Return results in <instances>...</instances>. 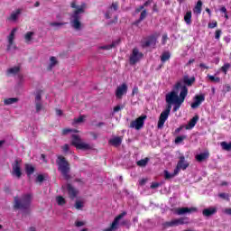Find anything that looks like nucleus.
Segmentation results:
<instances>
[{"instance_id": "nucleus-1", "label": "nucleus", "mask_w": 231, "mask_h": 231, "mask_svg": "<svg viewBox=\"0 0 231 231\" xmlns=\"http://www.w3.org/2000/svg\"><path fill=\"white\" fill-rule=\"evenodd\" d=\"M180 96H178V93H176L175 91H171L166 95V102L174 105L173 113H176L180 110V107H181V104L185 102V98H187V95H189V88H187V86H182L181 82H177L175 85V89H180Z\"/></svg>"}, {"instance_id": "nucleus-2", "label": "nucleus", "mask_w": 231, "mask_h": 231, "mask_svg": "<svg viewBox=\"0 0 231 231\" xmlns=\"http://www.w3.org/2000/svg\"><path fill=\"white\" fill-rule=\"evenodd\" d=\"M32 207V194L26 193L21 197H14L13 208L14 210H21L24 214H30V208Z\"/></svg>"}, {"instance_id": "nucleus-3", "label": "nucleus", "mask_w": 231, "mask_h": 231, "mask_svg": "<svg viewBox=\"0 0 231 231\" xmlns=\"http://www.w3.org/2000/svg\"><path fill=\"white\" fill-rule=\"evenodd\" d=\"M70 7L75 9L71 14L70 24L74 30H80L82 28V23H80L82 16L80 14L86 12V4L77 5V1L74 0L70 3Z\"/></svg>"}, {"instance_id": "nucleus-4", "label": "nucleus", "mask_w": 231, "mask_h": 231, "mask_svg": "<svg viewBox=\"0 0 231 231\" xmlns=\"http://www.w3.org/2000/svg\"><path fill=\"white\" fill-rule=\"evenodd\" d=\"M56 163L58 165V171H60L61 176H63V178L67 180H71V176L69 175L71 166L69 165V162L66 160V157L57 155Z\"/></svg>"}, {"instance_id": "nucleus-5", "label": "nucleus", "mask_w": 231, "mask_h": 231, "mask_svg": "<svg viewBox=\"0 0 231 231\" xmlns=\"http://www.w3.org/2000/svg\"><path fill=\"white\" fill-rule=\"evenodd\" d=\"M143 59V53L140 52L138 48H134L132 51V54L129 58V63L131 66H134V64L140 62Z\"/></svg>"}, {"instance_id": "nucleus-6", "label": "nucleus", "mask_w": 231, "mask_h": 231, "mask_svg": "<svg viewBox=\"0 0 231 231\" xmlns=\"http://www.w3.org/2000/svg\"><path fill=\"white\" fill-rule=\"evenodd\" d=\"M189 218L188 217H180V218H175L171 221H168V222H164L162 224L163 227L164 228H170V227H172V226H180V225H187V220Z\"/></svg>"}, {"instance_id": "nucleus-7", "label": "nucleus", "mask_w": 231, "mask_h": 231, "mask_svg": "<svg viewBox=\"0 0 231 231\" xmlns=\"http://www.w3.org/2000/svg\"><path fill=\"white\" fill-rule=\"evenodd\" d=\"M145 120H147V116L143 115L136 118L134 121L130 123V127L132 129H136V131H140L142 127H143V124H145Z\"/></svg>"}, {"instance_id": "nucleus-8", "label": "nucleus", "mask_w": 231, "mask_h": 231, "mask_svg": "<svg viewBox=\"0 0 231 231\" xmlns=\"http://www.w3.org/2000/svg\"><path fill=\"white\" fill-rule=\"evenodd\" d=\"M22 160L16 159L14 162L12 164L13 167V171L12 174L13 176H16L18 180H21V176H23V171H21V163Z\"/></svg>"}, {"instance_id": "nucleus-9", "label": "nucleus", "mask_w": 231, "mask_h": 231, "mask_svg": "<svg viewBox=\"0 0 231 231\" xmlns=\"http://www.w3.org/2000/svg\"><path fill=\"white\" fill-rule=\"evenodd\" d=\"M128 89L129 88L127 87V83H123L119 85L116 88V98L122 100V98H124V96L127 95Z\"/></svg>"}, {"instance_id": "nucleus-10", "label": "nucleus", "mask_w": 231, "mask_h": 231, "mask_svg": "<svg viewBox=\"0 0 231 231\" xmlns=\"http://www.w3.org/2000/svg\"><path fill=\"white\" fill-rule=\"evenodd\" d=\"M192 212H198V208H178L175 209L177 216H185V214H192Z\"/></svg>"}, {"instance_id": "nucleus-11", "label": "nucleus", "mask_w": 231, "mask_h": 231, "mask_svg": "<svg viewBox=\"0 0 231 231\" xmlns=\"http://www.w3.org/2000/svg\"><path fill=\"white\" fill-rule=\"evenodd\" d=\"M156 41H158V34H152L147 37L145 42H143L142 46L143 48H149V46H156Z\"/></svg>"}, {"instance_id": "nucleus-12", "label": "nucleus", "mask_w": 231, "mask_h": 231, "mask_svg": "<svg viewBox=\"0 0 231 231\" xmlns=\"http://www.w3.org/2000/svg\"><path fill=\"white\" fill-rule=\"evenodd\" d=\"M205 102V95L200 94V95H196L194 97V102L191 103V108L192 109H198L199 106H201Z\"/></svg>"}, {"instance_id": "nucleus-13", "label": "nucleus", "mask_w": 231, "mask_h": 231, "mask_svg": "<svg viewBox=\"0 0 231 231\" xmlns=\"http://www.w3.org/2000/svg\"><path fill=\"white\" fill-rule=\"evenodd\" d=\"M169 113L162 111L159 116V121L157 127L158 129H162L163 125H165V122H167V119L169 118Z\"/></svg>"}, {"instance_id": "nucleus-14", "label": "nucleus", "mask_w": 231, "mask_h": 231, "mask_svg": "<svg viewBox=\"0 0 231 231\" xmlns=\"http://www.w3.org/2000/svg\"><path fill=\"white\" fill-rule=\"evenodd\" d=\"M67 190L69 193V198H70V199H75V198H77L78 194H79V190H77V189H75V187H73V185L71 184H67Z\"/></svg>"}, {"instance_id": "nucleus-15", "label": "nucleus", "mask_w": 231, "mask_h": 231, "mask_svg": "<svg viewBox=\"0 0 231 231\" xmlns=\"http://www.w3.org/2000/svg\"><path fill=\"white\" fill-rule=\"evenodd\" d=\"M17 32L16 28H14L10 34L7 37V41H8V46H7V50H10L12 48V46H14V41L15 40V32Z\"/></svg>"}, {"instance_id": "nucleus-16", "label": "nucleus", "mask_w": 231, "mask_h": 231, "mask_svg": "<svg viewBox=\"0 0 231 231\" xmlns=\"http://www.w3.org/2000/svg\"><path fill=\"white\" fill-rule=\"evenodd\" d=\"M217 208H205L202 211V215L205 217H210V216H214V214H217Z\"/></svg>"}, {"instance_id": "nucleus-17", "label": "nucleus", "mask_w": 231, "mask_h": 231, "mask_svg": "<svg viewBox=\"0 0 231 231\" xmlns=\"http://www.w3.org/2000/svg\"><path fill=\"white\" fill-rule=\"evenodd\" d=\"M209 156H210V153L208 152H205L196 155L195 158H196L197 162L201 163V162H205V160H208V158H209Z\"/></svg>"}, {"instance_id": "nucleus-18", "label": "nucleus", "mask_w": 231, "mask_h": 231, "mask_svg": "<svg viewBox=\"0 0 231 231\" xmlns=\"http://www.w3.org/2000/svg\"><path fill=\"white\" fill-rule=\"evenodd\" d=\"M198 120H199V116L196 115L192 117V119L189 120L187 125V129H193V127H196V125L198 124Z\"/></svg>"}, {"instance_id": "nucleus-19", "label": "nucleus", "mask_w": 231, "mask_h": 231, "mask_svg": "<svg viewBox=\"0 0 231 231\" xmlns=\"http://www.w3.org/2000/svg\"><path fill=\"white\" fill-rule=\"evenodd\" d=\"M194 82H196L195 77H191L190 79L189 78V76L183 77V83L185 84V86L190 87Z\"/></svg>"}, {"instance_id": "nucleus-20", "label": "nucleus", "mask_w": 231, "mask_h": 231, "mask_svg": "<svg viewBox=\"0 0 231 231\" xmlns=\"http://www.w3.org/2000/svg\"><path fill=\"white\" fill-rule=\"evenodd\" d=\"M25 172L28 176V178H30L32 176V174H33V172H35V167H33V165L32 164H25Z\"/></svg>"}, {"instance_id": "nucleus-21", "label": "nucleus", "mask_w": 231, "mask_h": 231, "mask_svg": "<svg viewBox=\"0 0 231 231\" xmlns=\"http://www.w3.org/2000/svg\"><path fill=\"white\" fill-rule=\"evenodd\" d=\"M80 136L77 134H72V141H71V145H74L76 149L80 145Z\"/></svg>"}, {"instance_id": "nucleus-22", "label": "nucleus", "mask_w": 231, "mask_h": 231, "mask_svg": "<svg viewBox=\"0 0 231 231\" xmlns=\"http://www.w3.org/2000/svg\"><path fill=\"white\" fill-rule=\"evenodd\" d=\"M21 71V68L20 67H13L7 69V75H17V73H19Z\"/></svg>"}, {"instance_id": "nucleus-23", "label": "nucleus", "mask_w": 231, "mask_h": 231, "mask_svg": "<svg viewBox=\"0 0 231 231\" xmlns=\"http://www.w3.org/2000/svg\"><path fill=\"white\" fill-rule=\"evenodd\" d=\"M184 21L186 24H192V12L188 11L184 15Z\"/></svg>"}, {"instance_id": "nucleus-24", "label": "nucleus", "mask_w": 231, "mask_h": 231, "mask_svg": "<svg viewBox=\"0 0 231 231\" xmlns=\"http://www.w3.org/2000/svg\"><path fill=\"white\" fill-rule=\"evenodd\" d=\"M16 102H19V98L17 97H9L4 100L5 106H10L12 104H15Z\"/></svg>"}, {"instance_id": "nucleus-25", "label": "nucleus", "mask_w": 231, "mask_h": 231, "mask_svg": "<svg viewBox=\"0 0 231 231\" xmlns=\"http://www.w3.org/2000/svg\"><path fill=\"white\" fill-rule=\"evenodd\" d=\"M202 6H203V2L201 1V0H199L198 2H197V5H195V8L193 9V12L195 13V14H201V8H202Z\"/></svg>"}, {"instance_id": "nucleus-26", "label": "nucleus", "mask_w": 231, "mask_h": 231, "mask_svg": "<svg viewBox=\"0 0 231 231\" xmlns=\"http://www.w3.org/2000/svg\"><path fill=\"white\" fill-rule=\"evenodd\" d=\"M77 149H80L81 151H89L92 149L91 145L86 143H81L78 144Z\"/></svg>"}, {"instance_id": "nucleus-27", "label": "nucleus", "mask_w": 231, "mask_h": 231, "mask_svg": "<svg viewBox=\"0 0 231 231\" xmlns=\"http://www.w3.org/2000/svg\"><path fill=\"white\" fill-rule=\"evenodd\" d=\"M179 162H181V163H180V169L182 170V171H185V170H187V168L189 167V162H185V156H180V158H179Z\"/></svg>"}, {"instance_id": "nucleus-28", "label": "nucleus", "mask_w": 231, "mask_h": 231, "mask_svg": "<svg viewBox=\"0 0 231 231\" xmlns=\"http://www.w3.org/2000/svg\"><path fill=\"white\" fill-rule=\"evenodd\" d=\"M51 63L49 65V69H52V68H54V66H57V64H59V61L57 60V58L55 56H51L50 58Z\"/></svg>"}, {"instance_id": "nucleus-29", "label": "nucleus", "mask_w": 231, "mask_h": 231, "mask_svg": "<svg viewBox=\"0 0 231 231\" xmlns=\"http://www.w3.org/2000/svg\"><path fill=\"white\" fill-rule=\"evenodd\" d=\"M220 145L224 151H227V152L231 151V142L229 143L222 142L220 143Z\"/></svg>"}, {"instance_id": "nucleus-30", "label": "nucleus", "mask_w": 231, "mask_h": 231, "mask_svg": "<svg viewBox=\"0 0 231 231\" xmlns=\"http://www.w3.org/2000/svg\"><path fill=\"white\" fill-rule=\"evenodd\" d=\"M147 163H149V157H146L137 162L138 167H146Z\"/></svg>"}, {"instance_id": "nucleus-31", "label": "nucleus", "mask_w": 231, "mask_h": 231, "mask_svg": "<svg viewBox=\"0 0 231 231\" xmlns=\"http://www.w3.org/2000/svg\"><path fill=\"white\" fill-rule=\"evenodd\" d=\"M21 14V9H17L15 13L11 14L9 21H17V16Z\"/></svg>"}, {"instance_id": "nucleus-32", "label": "nucleus", "mask_w": 231, "mask_h": 231, "mask_svg": "<svg viewBox=\"0 0 231 231\" xmlns=\"http://www.w3.org/2000/svg\"><path fill=\"white\" fill-rule=\"evenodd\" d=\"M113 230H116V217H114V220L111 226L108 228L104 229L103 231H113Z\"/></svg>"}, {"instance_id": "nucleus-33", "label": "nucleus", "mask_w": 231, "mask_h": 231, "mask_svg": "<svg viewBox=\"0 0 231 231\" xmlns=\"http://www.w3.org/2000/svg\"><path fill=\"white\" fill-rule=\"evenodd\" d=\"M115 46H116V42H113L111 44L109 45H104V46H100L98 48V50H106V51H109L111 50L112 48H115Z\"/></svg>"}, {"instance_id": "nucleus-34", "label": "nucleus", "mask_w": 231, "mask_h": 231, "mask_svg": "<svg viewBox=\"0 0 231 231\" xmlns=\"http://www.w3.org/2000/svg\"><path fill=\"white\" fill-rule=\"evenodd\" d=\"M56 201L60 207H63V205L66 203V199L62 196L56 197Z\"/></svg>"}, {"instance_id": "nucleus-35", "label": "nucleus", "mask_w": 231, "mask_h": 231, "mask_svg": "<svg viewBox=\"0 0 231 231\" xmlns=\"http://www.w3.org/2000/svg\"><path fill=\"white\" fill-rule=\"evenodd\" d=\"M171 59V53L170 52H164L161 56L162 62H167Z\"/></svg>"}, {"instance_id": "nucleus-36", "label": "nucleus", "mask_w": 231, "mask_h": 231, "mask_svg": "<svg viewBox=\"0 0 231 231\" xmlns=\"http://www.w3.org/2000/svg\"><path fill=\"white\" fill-rule=\"evenodd\" d=\"M182 162L183 161L178 162L177 166L173 171V176H178V174H180V171H181V162Z\"/></svg>"}, {"instance_id": "nucleus-37", "label": "nucleus", "mask_w": 231, "mask_h": 231, "mask_svg": "<svg viewBox=\"0 0 231 231\" xmlns=\"http://www.w3.org/2000/svg\"><path fill=\"white\" fill-rule=\"evenodd\" d=\"M208 78L209 79V80L211 82H216L217 84L221 82V79L219 77H215V76H212V75H208Z\"/></svg>"}, {"instance_id": "nucleus-38", "label": "nucleus", "mask_w": 231, "mask_h": 231, "mask_svg": "<svg viewBox=\"0 0 231 231\" xmlns=\"http://www.w3.org/2000/svg\"><path fill=\"white\" fill-rule=\"evenodd\" d=\"M228 69H230V63H225L221 67V71H223V73H225V75H226V73H228Z\"/></svg>"}, {"instance_id": "nucleus-39", "label": "nucleus", "mask_w": 231, "mask_h": 231, "mask_svg": "<svg viewBox=\"0 0 231 231\" xmlns=\"http://www.w3.org/2000/svg\"><path fill=\"white\" fill-rule=\"evenodd\" d=\"M183 140H187V135H180L175 138V143H181Z\"/></svg>"}, {"instance_id": "nucleus-40", "label": "nucleus", "mask_w": 231, "mask_h": 231, "mask_svg": "<svg viewBox=\"0 0 231 231\" xmlns=\"http://www.w3.org/2000/svg\"><path fill=\"white\" fill-rule=\"evenodd\" d=\"M34 104H35L36 113H41V111H42V102H36Z\"/></svg>"}, {"instance_id": "nucleus-41", "label": "nucleus", "mask_w": 231, "mask_h": 231, "mask_svg": "<svg viewBox=\"0 0 231 231\" xmlns=\"http://www.w3.org/2000/svg\"><path fill=\"white\" fill-rule=\"evenodd\" d=\"M118 226H126L129 228V220H118Z\"/></svg>"}, {"instance_id": "nucleus-42", "label": "nucleus", "mask_w": 231, "mask_h": 231, "mask_svg": "<svg viewBox=\"0 0 231 231\" xmlns=\"http://www.w3.org/2000/svg\"><path fill=\"white\" fill-rule=\"evenodd\" d=\"M32 37H33V32H26L24 39L27 42H30V41H32Z\"/></svg>"}, {"instance_id": "nucleus-43", "label": "nucleus", "mask_w": 231, "mask_h": 231, "mask_svg": "<svg viewBox=\"0 0 231 231\" xmlns=\"http://www.w3.org/2000/svg\"><path fill=\"white\" fill-rule=\"evenodd\" d=\"M42 94L41 91H38V92L36 93V96H35V101H34V103L42 102Z\"/></svg>"}, {"instance_id": "nucleus-44", "label": "nucleus", "mask_w": 231, "mask_h": 231, "mask_svg": "<svg viewBox=\"0 0 231 231\" xmlns=\"http://www.w3.org/2000/svg\"><path fill=\"white\" fill-rule=\"evenodd\" d=\"M164 178L165 180H171L174 178V173H170L169 171L165 170L164 171Z\"/></svg>"}, {"instance_id": "nucleus-45", "label": "nucleus", "mask_w": 231, "mask_h": 231, "mask_svg": "<svg viewBox=\"0 0 231 231\" xmlns=\"http://www.w3.org/2000/svg\"><path fill=\"white\" fill-rule=\"evenodd\" d=\"M125 216H127L126 211H123L121 214L116 216V226H118V221H120V219H122V217H124Z\"/></svg>"}, {"instance_id": "nucleus-46", "label": "nucleus", "mask_w": 231, "mask_h": 231, "mask_svg": "<svg viewBox=\"0 0 231 231\" xmlns=\"http://www.w3.org/2000/svg\"><path fill=\"white\" fill-rule=\"evenodd\" d=\"M85 118H86V116H80L78 118H74V124H82Z\"/></svg>"}, {"instance_id": "nucleus-47", "label": "nucleus", "mask_w": 231, "mask_h": 231, "mask_svg": "<svg viewBox=\"0 0 231 231\" xmlns=\"http://www.w3.org/2000/svg\"><path fill=\"white\" fill-rule=\"evenodd\" d=\"M167 106L164 111V113H168L169 115H171V109H172V104L173 103H170V102H166Z\"/></svg>"}, {"instance_id": "nucleus-48", "label": "nucleus", "mask_w": 231, "mask_h": 231, "mask_svg": "<svg viewBox=\"0 0 231 231\" xmlns=\"http://www.w3.org/2000/svg\"><path fill=\"white\" fill-rule=\"evenodd\" d=\"M147 17V10H143L139 18V21H143Z\"/></svg>"}, {"instance_id": "nucleus-49", "label": "nucleus", "mask_w": 231, "mask_h": 231, "mask_svg": "<svg viewBox=\"0 0 231 231\" xmlns=\"http://www.w3.org/2000/svg\"><path fill=\"white\" fill-rule=\"evenodd\" d=\"M216 27H217V21H213L212 23H208V28H209L211 30L216 28Z\"/></svg>"}, {"instance_id": "nucleus-50", "label": "nucleus", "mask_w": 231, "mask_h": 231, "mask_svg": "<svg viewBox=\"0 0 231 231\" xmlns=\"http://www.w3.org/2000/svg\"><path fill=\"white\" fill-rule=\"evenodd\" d=\"M167 41H169V36L167 35V33H164L162 37V44H167Z\"/></svg>"}, {"instance_id": "nucleus-51", "label": "nucleus", "mask_w": 231, "mask_h": 231, "mask_svg": "<svg viewBox=\"0 0 231 231\" xmlns=\"http://www.w3.org/2000/svg\"><path fill=\"white\" fill-rule=\"evenodd\" d=\"M42 181H44V175L39 174V175L36 177V182H37V183H42Z\"/></svg>"}, {"instance_id": "nucleus-52", "label": "nucleus", "mask_w": 231, "mask_h": 231, "mask_svg": "<svg viewBox=\"0 0 231 231\" xmlns=\"http://www.w3.org/2000/svg\"><path fill=\"white\" fill-rule=\"evenodd\" d=\"M82 207H84V204H82V201H79V200L76 201L75 208H77V210H80Z\"/></svg>"}, {"instance_id": "nucleus-53", "label": "nucleus", "mask_w": 231, "mask_h": 231, "mask_svg": "<svg viewBox=\"0 0 231 231\" xmlns=\"http://www.w3.org/2000/svg\"><path fill=\"white\" fill-rule=\"evenodd\" d=\"M64 24H66V23H59V22H53L50 23V26H64Z\"/></svg>"}, {"instance_id": "nucleus-54", "label": "nucleus", "mask_w": 231, "mask_h": 231, "mask_svg": "<svg viewBox=\"0 0 231 231\" xmlns=\"http://www.w3.org/2000/svg\"><path fill=\"white\" fill-rule=\"evenodd\" d=\"M215 39L218 41V39H221V30H217L215 32Z\"/></svg>"}, {"instance_id": "nucleus-55", "label": "nucleus", "mask_w": 231, "mask_h": 231, "mask_svg": "<svg viewBox=\"0 0 231 231\" xmlns=\"http://www.w3.org/2000/svg\"><path fill=\"white\" fill-rule=\"evenodd\" d=\"M63 152H68V151H69V144H64L62 147H61Z\"/></svg>"}, {"instance_id": "nucleus-56", "label": "nucleus", "mask_w": 231, "mask_h": 231, "mask_svg": "<svg viewBox=\"0 0 231 231\" xmlns=\"http://www.w3.org/2000/svg\"><path fill=\"white\" fill-rule=\"evenodd\" d=\"M158 187H160V183L152 182V185L150 186V189H158Z\"/></svg>"}, {"instance_id": "nucleus-57", "label": "nucleus", "mask_w": 231, "mask_h": 231, "mask_svg": "<svg viewBox=\"0 0 231 231\" xmlns=\"http://www.w3.org/2000/svg\"><path fill=\"white\" fill-rule=\"evenodd\" d=\"M109 143H111V145H114V147H116V137H114L112 140H110Z\"/></svg>"}, {"instance_id": "nucleus-58", "label": "nucleus", "mask_w": 231, "mask_h": 231, "mask_svg": "<svg viewBox=\"0 0 231 231\" xmlns=\"http://www.w3.org/2000/svg\"><path fill=\"white\" fill-rule=\"evenodd\" d=\"M138 95V87H134L132 90V96Z\"/></svg>"}, {"instance_id": "nucleus-59", "label": "nucleus", "mask_w": 231, "mask_h": 231, "mask_svg": "<svg viewBox=\"0 0 231 231\" xmlns=\"http://www.w3.org/2000/svg\"><path fill=\"white\" fill-rule=\"evenodd\" d=\"M75 226L79 227V226H84V222L82 221H76L75 222Z\"/></svg>"}, {"instance_id": "nucleus-60", "label": "nucleus", "mask_w": 231, "mask_h": 231, "mask_svg": "<svg viewBox=\"0 0 231 231\" xmlns=\"http://www.w3.org/2000/svg\"><path fill=\"white\" fill-rule=\"evenodd\" d=\"M71 131H73V130H71L69 128L63 129L62 130V134H68L69 133H71Z\"/></svg>"}, {"instance_id": "nucleus-61", "label": "nucleus", "mask_w": 231, "mask_h": 231, "mask_svg": "<svg viewBox=\"0 0 231 231\" xmlns=\"http://www.w3.org/2000/svg\"><path fill=\"white\" fill-rule=\"evenodd\" d=\"M149 5H152V0H147L143 5L145 7L149 6Z\"/></svg>"}, {"instance_id": "nucleus-62", "label": "nucleus", "mask_w": 231, "mask_h": 231, "mask_svg": "<svg viewBox=\"0 0 231 231\" xmlns=\"http://www.w3.org/2000/svg\"><path fill=\"white\" fill-rule=\"evenodd\" d=\"M56 115L58 116H62L63 113L61 109L56 108Z\"/></svg>"}, {"instance_id": "nucleus-63", "label": "nucleus", "mask_w": 231, "mask_h": 231, "mask_svg": "<svg viewBox=\"0 0 231 231\" xmlns=\"http://www.w3.org/2000/svg\"><path fill=\"white\" fill-rule=\"evenodd\" d=\"M120 143H122V137L117 136L116 137V145H120Z\"/></svg>"}, {"instance_id": "nucleus-64", "label": "nucleus", "mask_w": 231, "mask_h": 231, "mask_svg": "<svg viewBox=\"0 0 231 231\" xmlns=\"http://www.w3.org/2000/svg\"><path fill=\"white\" fill-rule=\"evenodd\" d=\"M225 89H226V93H229V91H231V86L230 85H225Z\"/></svg>"}]
</instances>
